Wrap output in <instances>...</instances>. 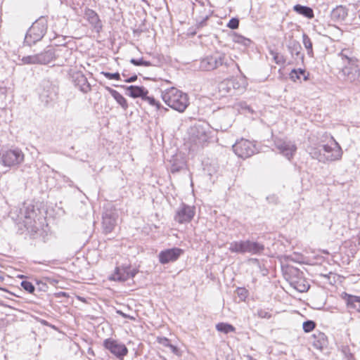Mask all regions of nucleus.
I'll use <instances>...</instances> for the list:
<instances>
[{"instance_id":"412c9836","label":"nucleus","mask_w":360,"mask_h":360,"mask_svg":"<svg viewBox=\"0 0 360 360\" xmlns=\"http://www.w3.org/2000/svg\"><path fill=\"white\" fill-rule=\"evenodd\" d=\"M121 87L127 90L126 94L133 98H143L144 96L148 94V91L143 86H124L122 85Z\"/></svg>"},{"instance_id":"2f4dec72","label":"nucleus","mask_w":360,"mask_h":360,"mask_svg":"<svg viewBox=\"0 0 360 360\" xmlns=\"http://www.w3.org/2000/svg\"><path fill=\"white\" fill-rule=\"evenodd\" d=\"M216 329L221 333L224 334H228L230 333H234L236 331V328L228 323L221 322L216 325Z\"/></svg>"},{"instance_id":"a878e982","label":"nucleus","mask_w":360,"mask_h":360,"mask_svg":"<svg viewBox=\"0 0 360 360\" xmlns=\"http://www.w3.org/2000/svg\"><path fill=\"white\" fill-rule=\"evenodd\" d=\"M292 9L297 14L301 15L308 19H312L314 18V11L309 6L296 4L293 6Z\"/></svg>"},{"instance_id":"473e14b6","label":"nucleus","mask_w":360,"mask_h":360,"mask_svg":"<svg viewBox=\"0 0 360 360\" xmlns=\"http://www.w3.org/2000/svg\"><path fill=\"white\" fill-rule=\"evenodd\" d=\"M302 43H303L304 48L307 50V55L309 57H314L312 42H311L310 38L309 37V36L305 33H303V34H302Z\"/></svg>"},{"instance_id":"b1692460","label":"nucleus","mask_w":360,"mask_h":360,"mask_svg":"<svg viewBox=\"0 0 360 360\" xmlns=\"http://www.w3.org/2000/svg\"><path fill=\"white\" fill-rule=\"evenodd\" d=\"M347 16V9L342 6H338L330 13V18L334 22L344 20Z\"/></svg>"},{"instance_id":"bb28decb","label":"nucleus","mask_w":360,"mask_h":360,"mask_svg":"<svg viewBox=\"0 0 360 360\" xmlns=\"http://www.w3.org/2000/svg\"><path fill=\"white\" fill-rule=\"evenodd\" d=\"M345 300L348 308L360 312V297L345 293Z\"/></svg>"},{"instance_id":"6e6552de","label":"nucleus","mask_w":360,"mask_h":360,"mask_svg":"<svg viewBox=\"0 0 360 360\" xmlns=\"http://www.w3.org/2000/svg\"><path fill=\"white\" fill-rule=\"evenodd\" d=\"M24 158V153L18 148L4 150L0 153V163L8 167L21 164Z\"/></svg>"},{"instance_id":"79ce46f5","label":"nucleus","mask_w":360,"mask_h":360,"mask_svg":"<svg viewBox=\"0 0 360 360\" xmlns=\"http://www.w3.org/2000/svg\"><path fill=\"white\" fill-rule=\"evenodd\" d=\"M257 315L262 319H269L271 317V314L266 310L263 309H259L257 310Z\"/></svg>"},{"instance_id":"aec40b11","label":"nucleus","mask_w":360,"mask_h":360,"mask_svg":"<svg viewBox=\"0 0 360 360\" xmlns=\"http://www.w3.org/2000/svg\"><path fill=\"white\" fill-rule=\"evenodd\" d=\"M275 145L280 153L284 155L289 160L292 158L295 151L297 150V146L291 141L278 140L276 142Z\"/></svg>"},{"instance_id":"1a4fd4ad","label":"nucleus","mask_w":360,"mask_h":360,"mask_svg":"<svg viewBox=\"0 0 360 360\" xmlns=\"http://www.w3.org/2000/svg\"><path fill=\"white\" fill-rule=\"evenodd\" d=\"M58 88L49 79H44L40 84L39 98L48 105L57 98Z\"/></svg>"},{"instance_id":"864d4df0","label":"nucleus","mask_w":360,"mask_h":360,"mask_svg":"<svg viewBox=\"0 0 360 360\" xmlns=\"http://www.w3.org/2000/svg\"><path fill=\"white\" fill-rule=\"evenodd\" d=\"M93 255H95V256H96V257H98V256H99V252H98V250H94L93 251Z\"/></svg>"},{"instance_id":"a211bd4d","label":"nucleus","mask_w":360,"mask_h":360,"mask_svg":"<svg viewBox=\"0 0 360 360\" xmlns=\"http://www.w3.org/2000/svg\"><path fill=\"white\" fill-rule=\"evenodd\" d=\"M70 78L74 85L82 92L87 93L90 90V83L86 77L81 71H72L70 72Z\"/></svg>"},{"instance_id":"5fc2aeb1","label":"nucleus","mask_w":360,"mask_h":360,"mask_svg":"<svg viewBox=\"0 0 360 360\" xmlns=\"http://www.w3.org/2000/svg\"><path fill=\"white\" fill-rule=\"evenodd\" d=\"M247 358H248V360H256L255 359H254L252 356L248 355L247 356Z\"/></svg>"},{"instance_id":"c756f323","label":"nucleus","mask_w":360,"mask_h":360,"mask_svg":"<svg viewBox=\"0 0 360 360\" xmlns=\"http://www.w3.org/2000/svg\"><path fill=\"white\" fill-rule=\"evenodd\" d=\"M303 76L304 81L309 79V73L306 74V70L302 68L292 69L290 73V78L293 82H296L300 79V76Z\"/></svg>"},{"instance_id":"ea45409f","label":"nucleus","mask_w":360,"mask_h":360,"mask_svg":"<svg viewBox=\"0 0 360 360\" xmlns=\"http://www.w3.org/2000/svg\"><path fill=\"white\" fill-rule=\"evenodd\" d=\"M236 292L241 301H244L248 294V291L245 288H238Z\"/></svg>"},{"instance_id":"4468645a","label":"nucleus","mask_w":360,"mask_h":360,"mask_svg":"<svg viewBox=\"0 0 360 360\" xmlns=\"http://www.w3.org/2000/svg\"><path fill=\"white\" fill-rule=\"evenodd\" d=\"M103 346L120 360H123L129 352L124 344L112 338L105 339Z\"/></svg>"},{"instance_id":"5701e85b","label":"nucleus","mask_w":360,"mask_h":360,"mask_svg":"<svg viewBox=\"0 0 360 360\" xmlns=\"http://www.w3.org/2000/svg\"><path fill=\"white\" fill-rule=\"evenodd\" d=\"M39 65H46L55 60L54 48L48 47L44 51L37 53Z\"/></svg>"},{"instance_id":"4be33fe9","label":"nucleus","mask_w":360,"mask_h":360,"mask_svg":"<svg viewBox=\"0 0 360 360\" xmlns=\"http://www.w3.org/2000/svg\"><path fill=\"white\" fill-rule=\"evenodd\" d=\"M312 345L319 349L322 350L324 347H327L328 338L327 336L320 331H316L311 336Z\"/></svg>"},{"instance_id":"6e6d98bb","label":"nucleus","mask_w":360,"mask_h":360,"mask_svg":"<svg viewBox=\"0 0 360 360\" xmlns=\"http://www.w3.org/2000/svg\"><path fill=\"white\" fill-rule=\"evenodd\" d=\"M252 261H253L254 262H258L259 260L256 258H254V259H252Z\"/></svg>"},{"instance_id":"603ef678","label":"nucleus","mask_w":360,"mask_h":360,"mask_svg":"<svg viewBox=\"0 0 360 360\" xmlns=\"http://www.w3.org/2000/svg\"><path fill=\"white\" fill-rule=\"evenodd\" d=\"M278 53L276 52V51H274V50H270L269 51V54L273 56V58H274L275 56H277Z\"/></svg>"},{"instance_id":"20e7f679","label":"nucleus","mask_w":360,"mask_h":360,"mask_svg":"<svg viewBox=\"0 0 360 360\" xmlns=\"http://www.w3.org/2000/svg\"><path fill=\"white\" fill-rule=\"evenodd\" d=\"M229 250L232 253L261 255L264 250V245L257 241L236 240L229 243Z\"/></svg>"},{"instance_id":"423d86ee","label":"nucleus","mask_w":360,"mask_h":360,"mask_svg":"<svg viewBox=\"0 0 360 360\" xmlns=\"http://www.w3.org/2000/svg\"><path fill=\"white\" fill-rule=\"evenodd\" d=\"M39 212H40L39 209L36 208L32 202H25L20 208L16 221L18 224H23L27 229L33 230Z\"/></svg>"},{"instance_id":"6ab92c4d","label":"nucleus","mask_w":360,"mask_h":360,"mask_svg":"<svg viewBox=\"0 0 360 360\" xmlns=\"http://www.w3.org/2000/svg\"><path fill=\"white\" fill-rule=\"evenodd\" d=\"M287 49L293 60V63L296 65H299L300 63L303 65L304 55L302 53V48L298 41L295 39L290 40L287 44Z\"/></svg>"},{"instance_id":"58836bf2","label":"nucleus","mask_w":360,"mask_h":360,"mask_svg":"<svg viewBox=\"0 0 360 360\" xmlns=\"http://www.w3.org/2000/svg\"><path fill=\"white\" fill-rule=\"evenodd\" d=\"M184 163L183 162L178 163L176 162V160H174L171 165L170 171L173 174L179 172L184 167Z\"/></svg>"},{"instance_id":"8fccbe9b","label":"nucleus","mask_w":360,"mask_h":360,"mask_svg":"<svg viewBox=\"0 0 360 360\" xmlns=\"http://www.w3.org/2000/svg\"><path fill=\"white\" fill-rule=\"evenodd\" d=\"M168 347L171 349L172 353H174V354H177V355L179 354V348L176 346L170 343L169 345L168 346Z\"/></svg>"},{"instance_id":"7c9ffc66","label":"nucleus","mask_w":360,"mask_h":360,"mask_svg":"<svg viewBox=\"0 0 360 360\" xmlns=\"http://www.w3.org/2000/svg\"><path fill=\"white\" fill-rule=\"evenodd\" d=\"M143 101L147 102L150 105L155 107L158 110H162L164 112L168 111L167 108L163 107L161 103L156 101L153 96H144L142 99Z\"/></svg>"},{"instance_id":"de8ad7c7","label":"nucleus","mask_w":360,"mask_h":360,"mask_svg":"<svg viewBox=\"0 0 360 360\" xmlns=\"http://www.w3.org/2000/svg\"><path fill=\"white\" fill-rule=\"evenodd\" d=\"M158 342L164 347H168L170 344V340L166 337H158Z\"/></svg>"},{"instance_id":"49530a36","label":"nucleus","mask_w":360,"mask_h":360,"mask_svg":"<svg viewBox=\"0 0 360 360\" xmlns=\"http://www.w3.org/2000/svg\"><path fill=\"white\" fill-rule=\"evenodd\" d=\"M266 199L269 203L274 205L278 204L279 201L278 197L275 194L268 195Z\"/></svg>"},{"instance_id":"9d476101","label":"nucleus","mask_w":360,"mask_h":360,"mask_svg":"<svg viewBox=\"0 0 360 360\" xmlns=\"http://www.w3.org/2000/svg\"><path fill=\"white\" fill-rule=\"evenodd\" d=\"M233 150L237 156L245 159L253 155L257 152V148L253 142L241 139L233 146Z\"/></svg>"},{"instance_id":"ddd939ff","label":"nucleus","mask_w":360,"mask_h":360,"mask_svg":"<svg viewBox=\"0 0 360 360\" xmlns=\"http://www.w3.org/2000/svg\"><path fill=\"white\" fill-rule=\"evenodd\" d=\"M288 275L290 285L300 292L308 290L309 285L303 279V273L297 268H288Z\"/></svg>"},{"instance_id":"37998d69","label":"nucleus","mask_w":360,"mask_h":360,"mask_svg":"<svg viewBox=\"0 0 360 360\" xmlns=\"http://www.w3.org/2000/svg\"><path fill=\"white\" fill-rule=\"evenodd\" d=\"M239 26V20L237 18H232L227 24V27L231 30H236Z\"/></svg>"},{"instance_id":"c85d7f7f","label":"nucleus","mask_w":360,"mask_h":360,"mask_svg":"<svg viewBox=\"0 0 360 360\" xmlns=\"http://www.w3.org/2000/svg\"><path fill=\"white\" fill-rule=\"evenodd\" d=\"M94 25V30H95L98 35L94 36V37L96 39V41H101V37L99 34L100 31L102 30L103 25L101 20L98 18V14L91 10V25Z\"/></svg>"},{"instance_id":"a18cd8bd","label":"nucleus","mask_w":360,"mask_h":360,"mask_svg":"<svg viewBox=\"0 0 360 360\" xmlns=\"http://www.w3.org/2000/svg\"><path fill=\"white\" fill-rule=\"evenodd\" d=\"M274 60L278 65H284L286 63L285 56L279 53L277 56H275Z\"/></svg>"},{"instance_id":"680f3d73","label":"nucleus","mask_w":360,"mask_h":360,"mask_svg":"<svg viewBox=\"0 0 360 360\" xmlns=\"http://www.w3.org/2000/svg\"><path fill=\"white\" fill-rule=\"evenodd\" d=\"M165 360H166V359H165Z\"/></svg>"},{"instance_id":"4c0bfd02","label":"nucleus","mask_w":360,"mask_h":360,"mask_svg":"<svg viewBox=\"0 0 360 360\" xmlns=\"http://www.w3.org/2000/svg\"><path fill=\"white\" fill-rule=\"evenodd\" d=\"M20 285L22 288L29 293H33L35 290L34 285L30 281H22Z\"/></svg>"},{"instance_id":"cd10ccee","label":"nucleus","mask_w":360,"mask_h":360,"mask_svg":"<svg viewBox=\"0 0 360 360\" xmlns=\"http://www.w3.org/2000/svg\"><path fill=\"white\" fill-rule=\"evenodd\" d=\"M106 89L110 93V94L113 97V98L117 101V103L119 105H120L124 110H127L128 108V103L125 98L122 94H120L116 90L110 87H107Z\"/></svg>"},{"instance_id":"393cba45","label":"nucleus","mask_w":360,"mask_h":360,"mask_svg":"<svg viewBox=\"0 0 360 360\" xmlns=\"http://www.w3.org/2000/svg\"><path fill=\"white\" fill-rule=\"evenodd\" d=\"M55 51V60H60L62 64L65 62L68 58L71 56L72 51L66 46H60L54 48Z\"/></svg>"},{"instance_id":"f257e3e1","label":"nucleus","mask_w":360,"mask_h":360,"mask_svg":"<svg viewBox=\"0 0 360 360\" xmlns=\"http://www.w3.org/2000/svg\"><path fill=\"white\" fill-rule=\"evenodd\" d=\"M220 67L226 74L234 73L236 70L240 71L238 65L232 58L221 52H215L201 58L198 68L201 71H212Z\"/></svg>"},{"instance_id":"0eeeda50","label":"nucleus","mask_w":360,"mask_h":360,"mask_svg":"<svg viewBox=\"0 0 360 360\" xmlns=\"http://www.w3.org/2000/svg\"><path fill=\"white\" fill-rule=\"evenodd\" d=\"M343 66L340 72V77L345 81L353 82L359 77L360 72L356 59L342 54Z\"/></svg>"},{"instance_id":"4d7b16f0","label":"nucleus","mask_w":360,"mask_h":360,"mask_svg":"<svg viewBox=\"0 0 360 360\" xmlns=\"http://www.w3.org/2000/svg\"><path fill=\"white\" fill-rule=\"evenodd\" d=\"M87 352H90V347H89V348L87 349Z\"/></svg>"},{"instance_id":"3c124183","label":"nucleus","mask_w":360,"mask_h":360,"mask_svg":"<svg viewBox=\"0 0 360 360\" xmlns=\"http://www.w3.org/2000/svg\"><path fill=\"white\" fill-rule=\"evenodd\" d=\"M136 79H137V75H134L127 78V79H125V82L127 83H131V82H134L136 81Z\"/></svg>"},{"instance_id":"dca6fc26","label":"nucleus","mask_w":360,"mask_h":360,"mask_svg":"<svg viewBox=\"0 0 360 360\" xmlns=\"http://www.w3.org/2000/svg\"><path fill=\"white\" fill-rule=\"evenodd\" d=\"M137 273L138 271L136 269H131L130 266H117L110 278L113 281H125L133 278Z\"/></svg>"},{"instance_id":"052dcab7","label":"nucleus","mask_w":360,"mask_h":360,"mask_svg":"<svg viewBox=\"0 0 360 360\" xmlns=\"http://www.w3.org/2000/svg\"><path fill=\"white\" fill-rule=\"evenodd\" d=\"M227 360H233V359H227Z\"/></svg>"},{"instance_id":"c03bdc74","label":"nucleus","mask_w":360,"mask_h":360,"mask_svg":"<svg viewBox=\"0 0 360 360\" xmlns=\"http://www.w3.org/2000/svg\"><path fill=\"white\" fill-rule=\"evenodd\" d=\"M102 73L108 79H115V80L120 79V75L119 72L111 73V72H103Z\"/></svg>"},{"instance_id":"bf43d9fd","label":"nucleus","mask_w":360,"mask_h":360,"mask_svg":"<svg viewBox=\"0 0 360 360\" xmlns=\"http://www.w3.org/2000/svg\"><path fill=\"white\" fill-rule=\"evenodd\" d=\"M331 139L333 140L334 143L336 142L335 140H334V138L333 137H331Z\"/></svg>"},{"instance_id":"f3484780","label":"nucleus","mask_w":360,"mask_h":360,"mask_svg":"<svg viewBox=\"0 0 360 360\" xmlns=\"http://www.w3.org/2000/svg\"><path fill=\"white\" fill-rule=\"evenodd\" d=\"M184 254V250L179 248H172L162 250L158 255L159 262L162 264H166L169 262L176 261L181 255Z\"/></svg>"},{"instance_id":"f03ea898","label":"nucleus","mask_w":360,"mask_h":360,"mask_svg":"<svg viewBox=\"0 0 360 360\" xmlns=\"http://www.w3.org/2000/svg\"><path fill=\"white\" fill-rule=\"evenodd\" d=\"M162 98L169 107L179 112H184L189 105L188 95L175 87L163 91Z\"/></svg>"},{"instance_id":"e433bc0d","label":"nucleus","mask_w":360,"mask_h":360,"mask_svg":"<svg viewBox=\"0 0 360 360\" xmlns=\"http://www.w3.org/2000/svg\"><path fill=\"white\" fill-rule=\"evenodd\" d=\"M316 326V323L314 321L308 320L303 323L302 328L305 333L312 331Z\"/></svg>"},{"instance_id":"2eb2a0df","label":"nucleus","mask_w":360,"mask_h":360,"mask_svg":"<svg viewBox=\"0 0 360 360\" xmlns=\"http://www.w3.org/2000/svg\"><path fill=\"white\" fill-rule=\"evenodd\" d=\"M195 214V207L190 206L185 203H181V206L176 210L174 216V220L179 224L190 222Z\"/></svg>"},{"instance_id":"f704fd0d","label":"nucleus","mask_w":360,"mask_h":360,"mask_svg":"<svg viewBox=\"0 0 360 360\" xmlns=\"http://www.w3.org/2000/svg\"><path fill=\"white\" fill-rule=\"evenodd\" d=\"M233 41L239 44H242L245 47L250 46L252 43V41L250 39L238 34H234L233 35Z\"/></svg>"},{"instance_id":"13d9d810","label":"nucleus","mask_w":360,"mask_h":360,"mask_svg":"<svg viewBox=\"0 0 360 360\" xmlns=\"http://www.w3.org/2000/svg\"><path fill=\"white\" fill-rule=\"evenodd\" d=\"M331 139L333 140L334 143L336 142L335 140H334V138L333 137H331Z\"/></svg>"},{"instance_id":"f8f14e48","label":"nucleus","mask_w":360,"mask_h":360,"mask_svg":"<svg viewBox=\"0 0 360 360\" xmlns=\"http://www.w3.org/2000/svg\"><path fill=\"white\" fill-rule=\"evenodd\" d=\"M117 212L112 205H108L104 207L102 217V227L105 233L112 231L117 224Z\"/></svg>"},{"instance_id":"7ed1b4c3","label":"nucleus","mask_w":360,"mask_h":360,"mask_svg":"<svg viewBox=\"0 0 360 360\" xmlns=\"http://www.w3.org/2000/svg\"><path fill=\"white\" fill-rule=\"evenodd\" d=\"M211 127L206 122H198L188 129L189 140L197 146H203L211 138Z\"/></svg>"},{"instance_id":"39448f33","label":"nucleus","mask_w":360,"mask_h":360,"mask_svg":"<svg viewBox=\"0 0 360 360\" xmlns=\"http://www.w3.org/2000/svg\"><path fill=\"white\" fill-rule=\"evenodd\" d=\"M47 31V21L40 18L28 29L24 39V44L31 46L41 40Z\"/></svg>"},{"instance_id":"a19ab883","label":"nucleus","mask_w":360,"mask_h":360,"mask_svg":"<svg viewBox=\"0 0 360 360\" xmlns=\"http://www.w3.org/2000/svg\"><path fill=\"white\" fill-rule=\"evenodd\" d=\"M335 148H333L331 146H328V144L321 145L323 153H324L325 154L328 153V155H329V153H331V154L336 153L335 151L338 149V148L336 147L335 145Z\"/></svg>"},{"instance_id":"09e8293b","label":"nucleus","mask_w":360,"mask_h":360,"mask_svg":"<svg viewBox=\"0 0 360 360\" xmlns=\"http://www.w3.org/2000/svg\"><path fill=\"white\" fill-rule=\"evenodd\" d=\"M209 15H206L205 17H202L200 20L198 19V27H202L205 25L206 21L208 20Z\"/></svg>"},{"instance_id":"c9c22d12","label":"nucleus","mask_w":360,"mask_h":360,"mask_svg":"<svg viewBox=\"0 0 360 360\" xmlns=\"http://www.w3.org/2000/svg\"><path fill=\"white\" fill-rule=\"evenodd\" d=\"M130 63L136 66L149 67L152 65V63L150 61L144 60L143 58H141L139 59L131 58L130 60Z\"/></svg>"},{"instance_id":"9b49d317","label":"nucleus","mask_w":360,"mask_h":360,"mask_svg":"<svg viewBox=\"0 0 360 360\" xmlns=\"http://www.w3.org/2000/svg\"><path fill=\"white\" fill-rule=\"evenodd\" d=\"M335 145L338 149L335 151V154L326 155L323 153L321 146L317 147L310 146L307 148V152L311 158L319 160L321 162H326V161H333L339 159L342 155L341 148L337 142H335Z\"/></svg>"},{"instance_id":"72a5a7b5","label":"nucleus","mask_w":360,"mask_h":360,"mask_svg":"<svg viewBox=\"0 0 360 360\" xmlns=\"http://www.w3.org/2000/svg\"><path fill=\"white\" fill-rule=\"evenodd\" d=\"M20 61L18 63L19 65H39L37 54L24 56L20 59Z\"/></svg>"}]
</instances>
